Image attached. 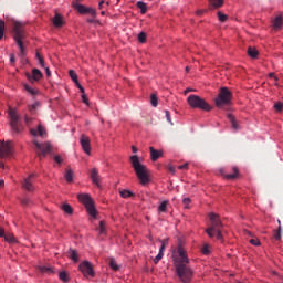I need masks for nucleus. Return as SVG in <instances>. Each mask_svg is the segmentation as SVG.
Returning <instances> with one entry per match:
<instances>
[{"mask_svg":"<svg viewBox=\"0 0 283 283\" xmlns=\"http://www.w3.org/2000/svg\"><path fill=\"white\" fill-rule=\"evenodd\" d=\"M172 260L176 273L182 283H190L193 277V270L189 266V256L182 245H178L177 251L172 253Z\"/></svg>","mask_w":283,"mask_h":283,"instance_id":"obj_1","label":"nucleus"},{"mask_svg":"<svg viewBox=\"0 0 283 283\" xmlns=\"http://www.w3.org/2000/svg\"><path fill=\"white\" fill-rule=\"evenodd\" d=\"M209 220L210 226L206 229L207 235H209V238H216L217 240L222 242V240H224V237L222 235V229L224 226L222 224V221H220V217L211 212L209 214Z\"/></svg>","mask_w":283,"mask_h":283,"instance_id":"obj_2","label":"nucleus"},{"mask_svg":"<svg viewBox=\"0 0 283 283\" xmlns=\"http://www.w3.org/2000/svg\"><path fill=\"white\" fill-rule=\"evenodd\" d=\"M130 163L140 185H147L149 182V169H147V166L140 164L137 155L130 156Z\"/></svg>","mask_w":283,"mask_h":283,"instance_id":"obj_3","label":"nucleus"},{"mask_svg":"<svg viewBox=\"0 0 283 283\" xmlns=\"http://www.w3.org/2000/svg\"><path fill=\"white\" fill-rule=\"evenodd\" d=\"M23 23L18 21L13 22V39L20 50V59H23V56H25V44L23 42L25 40V30H23Z\"/></svg>","mask_w":283,"mask_h":283,"instance_id":"obj_4","label":"nucleus"},{"mask_svg":"<svg viewBox=\"0 0 283 283\" xmlns=\"http://www.w3.org/2000/svg\"><path fill=\"white\" fill-rule=\"evenodd\" d=\"M9 125L11 127L12 135L18 136V134H21V132H23V122H21V117L13 108H9Z\"/></svg>","mask_w":283,"mask_h":283,"instance_id":"obj_5","label":"nucleus"},{"mask_svg":"<svg viewBox=\"0 0 283 283\" xmlns=\"http://www.w3.org/2000/svg\"><path fill=\"white\" fill-rule=\"evenodd\" d=\"M233 93H231L228 87H221L214 103L219 109H223L227 105H231Z\"/></svg>","mask_w":283,"mask_h":283,"instance_id":"obj_6","label":"nucleus"},{"mask_svg":"<svg viewBox=\"0 0 283 283\" xmlns=\"http://www.w3.org/2000/svg\"><path fill=\"white\" fill-rule=\"evenodd\" d=\"M187 103L192 107V109H202L203 112H211L212 109L211 105L198 95H189Z\"/></svg>","mask_w":283,"mask_h":283,"instance_id":"obj_7","label":"nucleus"},{"mask_svg":"<svg viewBox=\"0 0 283 283\" xmlns=\"http://www.w3.org/2000/svg\"><path fill=\"white\" fill-rule=\"evenodd\" d=\"M77 198L80 202L84 205L88 216H91V218H96L98 212L96 211V207H94V199H92L88 193H81Z\"/></svg>","mask_w":283,"mask_h":283,"instance_id":"obj_8","label":"nucleus"},{"mask_svg":"<svg viewBox=\"0 0 283 283\" xmlns=\"http://www.w3.org/2000/svg\"><path fill=\"white\" fill-rule=\"evenodd\" d=\"M33 144L35 146V154L40 160L41 158H45V156L52 151V144H50V142L39 143L34 140Z\"/></svg>","mask_w":283,"mask_h":283,"instance_id":"obj_9","label":"nucleus"},{"mask_svg":"<svg viewBox=\"0 0 283 283\" xmlns=\"http://www.w3.org/2000/svg\"><path fill=\"white\" fill-rule=\"evenodd\" d=\"M80 271L83 273L84 277H94V268L90 261H84L80 264Z\"/></svg>","mask_w":283,"mask_h":283,"instance_id":"obj_10","label":"nucleus"},{"mask_svg":"<svg viewBox=\"0 0 283 283\" xmlns=\"http://www.w3.org/2000/svg\"><path fill=\"white\" fill-rule=\"evenodd\" d=\"M25 77L30 83H39L43 78V73L39 69H33L31 73H25Z\"/></svg>","mask_w":283,"mask_h":283,"instance_id":"obj_11","label":"nucleus"},{"mask_svg":"<svg viewBox=\"0 0 283 283\" xmlns=\"http://www.w3.org/2000/svg\"><path fill=\"white\" fill-rule=\"evenodd\" d=\"M7 156H12V142L0 145V158H7Z\"/></svg>","mask_w":283,"mask_h":283,"instance_id":"obj_12","label":"nucleus"},{"mask_svg":"<svg viewBox=\"0 0 283 283\" xmlns=\"http://www.w3.org/2000/svg\"><path fill=\"white\" fill-rule=\"evenodd\" d=\"M34 174H31L24 179L22 187L27 191H34Z\"/></svg>","mask_w":283,"mask_h":283,"instance_id":"obj_13","label":"nucleus"},{"mask_svg":"<svg viewBox=\"0 0 283 283\" xmlns=\"http://www.w3.org/2000/svg\"><path fill=\"white\" fill-rule=\"evenodd\" d=\"M80 143L82 146L83 151H85V154H88L92 151V147L90 145V138L86 135H82L80 138Z\"/></svg>","mask_w":283,"mask_h":283,"instance_id":"obj_14","label":"nucleus"},{"mask_svg":"<svg viewBox=\"0 0 283 283\" xmlns=\"http://www.w3.org/2000/svg\"><path fill=\"white\" fill-rule=\"evenodd\" d=\"M91 180L96 187H101V175L98 174V168L91 169Z\"/></svg>","mask_w":283,"mask_h":283,"instance_id":"obj_15","label":"nucleus"},{"mask_svg":"<svg viewBox=\"0 0 283 283\" xmlns=\"http://www.w3.org/2000/svg\"><path fill=\"white\" fill-rule=\"evenodd\" d=\"M30 134H32V136H41L43 138V136H45L48 133L45 132V128L43 127V125L39 124L38 130L34 128H31Z\"/></svg>","mask_w":283,"mask_h":283,"instance_id":"obj_16","label":"nucleus"},{"mask_svg":"<svg viewBox=\"0 0 283 283\" xmlns=\"http://www.w3.org/2000/svg\"><path fill=\"white\" fill-rule=\"evenodd\" d=\"M149 150H150V158H151L153 163H156V160H158V158H161L163 151L156 150L154 147H150Z\"/></svg>","mask_w":283,"mask_h":283,"instance_id":"obj_17","label":"nucleus"},{"mask_svg":"<svg viewBox=\"0 0 283 283\" xmlns=\"http://www.w3.org/2000/svg\"><path fill=\"white\" fill-rule=\"evenodd\" d=\"M63 17L61 14L56 13L55 17L53 18V25L55 28H63L64 25Z\"/></svg>","mask_w":283,"mask_h":283,"instance_id":"obj_18","label":"nucleus"},{"mask_svg":"<svg viewBox=\"0 0 283 283\" xmlns=\"http://www.w3.org/2000/svg\"><path fill=\"white\" fill-rule=\"evenodd\" d=\"M39 271L40 273H45L46 275H52V273H54V269L50 265H40Z\"/></svg>","mask_w":283,"mask_h":283,"instance_id":"obj_19","label":"nucleus"},{"mask_svg":"<svg viewBox=\"0 0 283 283\" xmlns=\"http://www.w3.org/2000/svg\"><path fill=\"white\" fill-rule=\"evenodd\" d=\"M67 258H70V260L73 262H78V252L74 249H69Z\"/></svg>","mask_w":283,"mask_h":283,"instance_id":"obj_20","label":"nucleus"},{"mask_svg":"<svg viewBox=\"0 0 283 283\" xmlns=\"http://www.w3.org/2000/svg\"><path fill=\"white\" fill-rule=\"evenodd\" d=\"M282 25H283L282 15H279V17H276V18L273 20V28H274V30H281V29H282Z\"/></svg>","mask_w":283,"mask_h":283,"instance_id":"obj_21","label":"nucleus"},{"mask_svg":"<svg viewBox=\"0 0 283 283\" xmlns=\"http://www.w3.org/2000/svg\"><path fill=\"white\" fill-rule=\"evenodd\" d=\"M228 118L232 125V127L234 128V132H238V129H240V125L238 124V122L235 120V117L233 115H228Z\"/></svg>","mask_w":283,"mask_h":283,"instance_id":"obj_22","label":"nucleus"},{"mask_svg":"<svg viewBox=\"0 0 283 283\" xmlns=\"http://www.w3.org/2000/svg\"><path fill=\"white\" fill-rule=\"evenodd\" d=\"M260 53L258 52V49H255V48H252V46H250L249 49H248V55L251 57V59H258V55H259Z\"/></svg>","mask_w":283,"mask_h":283,"instance_id":"obj_23","label":"nucleus"},{"mask_svg":"<svg viewBox=\"0 0 283 283\" xmlns=\"http://www.w3.org/2000/svg\"><path fill=\"white\" fill-rule=\"evenodd\" d=\"M137 8H139L142 14H147V3L143 2V1H138L136 3Z\"/></svg>","mask_w":283,"mask_h":283,"instance_id":"obj_24","label":"nucleus"},{"mask_svg":"<svg viewBox=\"0 0 283 283\" xmlns=\"http://www.w3.org/2000/svg\"><path fill=\"white\" fill-rule=\"evenodd\" d=\"M62 210L64 211V213H67L69 216H72V213H74L72 206H70L69 203L62 205Z\"/></svg>","mask_w":283,"mask_h":283,"instance_id":"obj_25","label":"nucleus"},{"mask_svg":"<svg viewBox=\"0 0 283 283\" xmlns=\"http://www.w3.org/2000/svg\"><path fill=\"white\" fill-rule=\"evenodd\" d=\"M212 8H222L224 6V0H210Z\"/></svg>","mask_w":283,"mask_h":283,"instance_id":"obj_26","label":"nucleus"},{"mask_svg":"<svg viewBox=\"0 0 283 283\" xmlns=\"http://www.w3.org/2000/svg\"><path fill=\"white\" fill-rule=\"evenodd\" d=\"M65 180L67 182H72L74 180V171H72V169H66Z\"/></svg>","mask_w":283,"mask_h":283,"instance_id":"obj_27","label":"nucleus"},{"mask_svg":"<svg viewBox=\"0 0 283 283\" xmlns=\"http://www.w3.org/2000/svg\"><path fill=\"white\" fill-rule=\"evenodd\" d=\"M119 195L122 198H132L134 197V192H132L130 190L124 189L122 191H119Z\"/></svg>","mask_w":283,"mask_h":283,"instance_id":"obj_28","label":"nucleus"},{"mask_svg":"<svg viewBox=\"0 0 283 283\" xmlns=\"http://www.w3.org/2000/svg\"><path fill=\"white\" fill-rule=\"evenodd\" d=\"M75 10H77L80 14H87V7L83 4H75Z\"/></svg>","mask_w":283,"mask_h":283,"instance_id":"obj_29","label":"nucleus"},{"mask_svg":"<svg viewBox=\"0 0 283 283\" xmlns=\"http://www.w3.org/2000/svg\"><path fill=\"white\" fill-rule=\"evenodd\" d=\"M6 242H10L11 244H14L17 242V239L14 238V234L8 233L3 235Z\"/></svg>","mask_w":283,"mask_h":283,"instance_id":"obj_30","label":"nucleus"},{"mask_svg":"<svg viewBox=\"0 0 283 283\" xmlns=\"http://www.w3.org/2000/svg\"><path fill=\"white\" fill-rule=\"evenodd\" d=\"M59 277L62 282H70V274L65 271L60 272Z\"/></svg>","mask_w":283,"mask_h":283,"instance_id":"obj_31","label":"nucleus"},{"mask_svg":"<svg viewBox=\"0 0 283 283\" xmlns=\"http://www.w3.org/2000/svg\"><path fill=\"white\" fill-rule=\"evenodd\" d=\"M182 205L185 209H191V199L189 197H185L182 199Z\"/></svg>","mask_w":283,"mask_h":283,"instance_id":"obj_32","label":"nucleus"},{"mask_svg":"<svg viewBox=\"0 0 283 283\" xmlns=\"http://www.w3.org/2000/svg\"><path fill=\"white\" fill-rule=\"evenodd\" d=\"M274 240H282V226H280L279 229L274 231Z\"/></svg>","mask_w":283,"mask_h":283,"instance_id":"obj_33","label":"nucleus"},{"mask_svg":"<svg viewBox=\"0 0 283 283\" xmlns=\"http://www.w3.org/2000/svg\"><path fill=\"white\" fill-rule=\"evenodd\" d=\"M69 75L73 82L78 83V75H76V72L74 70L69 71Z\"/></svg>","mask_w":283,"mask_h":283,"instance_id":"obj_34","label":"nucleus"},{"mask_svg":"<svg viewBox=\"0 0 283 283\" xmlns=\"http://www.w3.org/2000/svg\"><path fill=\"white\" fill-rule=\"evenodd\" d=\"M109 266L113 271H118V269H120V266H118V264H116V260H114V259L109 260Z\"/></svg>","mask_w":283,"mask_h":283,"instance_id":"obj_35","label":"nucleus"},{"mask_svg":"<svg viewBox=\"0 0 283 283\" xmlns=\"http://www.w3.org/2000/svg\"><path fill=\"white\" fill-rule=\"evenodd\" d=\"M226 178H228V179H230V180H233L234 178H238V168L234 167V168H233V174H228V175L226 176Z\"/></svg>","mask_w":283,"mask_h":283,"instance_id":"obj_36","label":"nucleus"},{"mask_svg":"<svg viewBox=\"0 0 283 283\" xmlns=\"http://www.w3.org/2000/svg\"><path fill=\"white\" fill-rule=\"evenodd\" d=\"M150 103H151L153 107H158V97L156 96V94H151Z\"/></svg>","mask_w":283,"mask_h":283,"instance_id":"obj_37","label":"nucleus"},{"mask_svg":"<svg viewBox=\"0 0 283 283\" xmlns=\"http://www.w3.org/2000/svg\"><path fill=\"white\" fill-rule=\"evenodd\" d=\"M35 57L38 59L41 67H45V60L41 56V53L36 52Z\"/></svg>","mask_w":283,"mask_h":283,"instance_id":"obj_38","label":"nucleus"},{"mask_svg":"<svg viewBox=\"0 0 283 283\" xmlns=\"http://www.w3.org/2000/svg\"><path fill=\"white\" fill-rule=\"evenodd\" d=\"M138 41H139V43H145L147 41V33L140 32L138 34Z\"/></svg>","mask_w":283,"mask_h":283,"instance_id":"obj_39","label":"nucleus"},{"mask_svg":"<svg viewBox=\"0 0 283 283\" xmlns=\"http://www.w3.org/2000/svg\"><path fill=\"white\" fill-rule=\"evenodd\" d=\"M217 14H218V19H219V21H221V23H224L227 21V19H229L227 17V14L222 13L221 11H219Z\"/></svg>","mask_w":283,"mask_h":283,"instance_id":"obj_40","label":"nucleus"},{"mask_svg":"<svg viewBox=\"0 0 283 283\" xmlns=\"http://www.w3.org/2000/svg\"><path fill=\"white\" fill-rule=\"evenodd\" d=\"M6 30V22L0 20V41L3 39V32Z\"/></svg>","mask_w":283,"mask_h":283,"instance_id":"obj_41","label":"nucleus"},{"mask_svg":"<svg viewBox=\"0 0 283 283\" xmlns=\"http://www.w3.org/2000/svg\"><path fill=\"white\" fill-rule=\"evenodd\" d=\"M99 233H101V235H105V233H106L105 221L99 222Z\"/></svg>","mask_w":283,"mask_h":283,"instance_id":"obj_42","label":"nucleus"},{"mask_svg":"<svg viewBox=\"0 0 283 283\" xmlns=\"http://www.w3.org/2000/svg\"><path fill=\"white\" fill-rule=\"evenodd\" d=\"M24 90L27 92H29V94H32V96H34V94H36V91H34V88H32V86H30V85H24Z\"/></svg>","mask_w":283,"mask_h":283,"instance_id":"obj_43","label":"nucleus"},{"mask_svg":"<svg viewBox=\"0 0 283 283\" xmlns=\"http://www.w3.org/2000/svg\"><path fill=\"white\" fill-rule=\"evenodd\" d=\"M165 255V253H163V252H159L158 254H157V256L154 259V263L155 264H158V262H160V260H163V256Z\"/></svg>","mask_w":283,"mask_h":283,"instance_id":"obj_44","label":"nucleus"},{"mask_svg":"<svg viewBox=\"0 0 283 283\" xmlns=\"http://www.w3.org/2000/svg\"><path fill=\"white\" fill-rule=\"evenodd\" d=\"M274 109H275L276 112H282V109H283V104H282V102L275 103V104H274Z\"/></svg>","mask_w":283,"mask_h":283,"instance_id":"obj_45","label":"nucleus"},{"mask_svg":"<svg viewBox=\"0 0 283 283\" xmlns=\"http://www.w3.org/2000/svg\"><path fill=\"white\" fill-rule=\"evenodd\" d=\"M159 211H161V213H165V211H167V201L160 203Z\"/></svg>","mask_w":283,"mask_h":283,"instance_id":"obj_46","label":"nucleus"},{"mask_svg":"<svg viewBox=\"0 0 283 283\" xmlns=\"http://www.w3.org/2000/svg\"><path fill=\"white\" fill-rule=\"evenodd\" d=\"M201 253H203V255H209V253H211V251H209L208 244L203 245V248L201 249Z\"/></svg>","mask_w":283,"mask_h":283,"instance_id":"obj_47","label":"nucleus"},{"mask_svg":"<svg viewBox=\"0 0 283 283\" xmlns=\"http://www.w3.org/2000/svg\"><path fill=\"white\" fill-rule=\"evenodd\" d=\"M86 14H91V17H96V10L93 8H86Z\"/></svg>","mask_w":283,"mask_h":283,"instance_id":"obj_48","label":"nucleus"},{"mask_svg":"<svg viewBox=\"0 0 283 283\" xmlns=\"http://www.w3.org/2000/svg\"><path fill=\"white\" fill-rule=\"evenodd\" d=\"M36 107H41V104H39V102H35L33 105L29 106V111L32 113L36 109Z\"/></svg>","mask_w":283,"mask_h":283,"instance_id":"obj_49","label":"nucleus"},{"mask_svg":"<svg viewBox=\"0 0 283 283\" xmlns=\"http://www.w3.org/2000/svg\"><path fill=\"white\" fill-rule=\"evenodd\" d=\"M165 114H166V120H168L170 125H174V123L171 122V114H169V111H165Z\"/></svg>","mask_w":283,"mask_h":283,"instance_id":"obj_50","label":"nucleus"},{"mask_svg":"<svg viewBox=\"0 0 283 283\" xmlns=\"http://www.w3.org/2000/svg\"><path fill=\"white\" fill-rule=\"evenodd\" d=\"M250 244H253V247H260V240L258 239H251Z\"/></svg>","mask_w":283,"mask_h":283,"instance_id":"obj_51","label":"nucleus"},{"mask_svg":"<svg viewBox=\"0 0 283 283\" xmlns=\"http://www.w3.org/2000/svg\"><path fill=\"white\" fill-rule=\"evenodd\" d=\"M54 160L55 163H57V165H61V163H63V158L61 157V155H55Z\"/></svg>","mask_w":283,"mask_h":283,"instance_id":"obj_52","label":"nucleus"},{"mask_svg":"<svg viewBox=\"0 0 283 283\" xmlns=\"http://www.w3.org/2000/svg\"><path fill=\"white\" fill-rule=\"evenodd\" d=\"M82 101L85 103V105H90V99L87 98V95L82 94Z\"/></svg>","mask_w":283,"mask_h":283,"instance_id":"obj_53","label":"nucleus"},{"mask_svg":"<svg viewBox=\"0 0 283 283\" xmlns=\"http://www.w3.org/2000/svg\"><path fill=\"white\" fill-rule=\"evenodd\" d=\"M178 169H189V163L178 166Z\"/></svg>","mask_w":283,"mask_h":283,"instance_id":"obj_54","label":"nucleus"},{"mask_svg":"<svg viewBox=\"0 0 283 283\" xmlns=\"http://www.w3.org/2000/svg\"><path fill=\"white\" fill-rule=\"evenodd\" d=\"M46 76H52V72H50V67L44 66Z\"/></svg>","mask_w":283,"mask_h":283,"instance_id":"obj_55","label":"nucleus"},{"mask_svg":"<svg viewBox=\"0 0 283 283\" xmlns=\"http://www.w3.org/2000/svg\"><path fill=\"white\" fill-rule=\"evenodd\" d=\"M269 76L270 78H274V81H279L277 76H275V73H270Z\"/></svg>","mask_w":283,"mask_h":283,"instance_id":"obj_56","label":"nucleus"},{"mask_svg":"<svg viewBox=\"0 0 283 283\" xmlns=\"http://www.w3.org/2000/svg\"><path fill=\"white\" fill-rule=\"evenodd\" d=\"M6 235V230L3 228H0V238H3Z\"/></svg>","mask_w":283,"mask_h":283,"instance_id":"obj_57","label":"nucleus"},{"mask_svg":"<svg viewBox=\"0 0 283 283\" xmlns=\"http://www.w3.org/2000/svg\"><path fill=\"white\" fill-rule=\"evenodd\" d=\"M15 61H17V59L14 57V54H11V55H10V62H11V63H15Z\"/></svg>","mask_w":283,"mask_h":283,"instance_id":"obj_58","label":"nucleus"},{"mask_svg":"<svg viewBox=\"0 0 283 283\" xmlns=\"http://www.w3.org/2000/svg\"><path fill=\"white\" fill-rule=\"evenodd\" d=\"M159 253H165V243H161V247L159 249Z\"/></svg>","mask_w":283,"mask_h":283,"instance_id":"obj_59","label":"nucleus"},{"mask_svg":"<svg viewBox=\"0 0 283 283\" xmlns=\"http://www.w3.org/2000/svg\"><path fill=\"white\" fill-rule=\"evenodd\" d=\"M22 205H30V199H22Z\"/></svg>","mask_w":283,"mask_h":283,"instance_id":"obj_60","label":"nucleus"},{"mask_svg":"<svg viewBox=\"0 0 283 283\" xmlns=\"http://www.w3.org/2000/svg\"><path fill=\"white\" fill-rule=\"evenodd\" d=\"M32 119L30 118V117H28V116H25L24 117V122L27 123V125H30V122H31Z\"/></svg>","mask_w":283,"mask_h":283,"instance_id":"obj_61","label":"nucleus"},{"mask_svg":"<svg viewBox=\"0 0 283 283\" xmlns=\"http://www.w3.org/2000/svg\"><path fill=\"white\" fill-rule=\"evenodd\" d=\"M202 14H205V11H203V10H198V11H197V15H198V17H202Z\"/></svg>","mask_w":283,"mask_h":283,"instance_id":"obj_62","label":"nucleus"},{"mask_svg":"<svg viewBox=\"0 0 283 283\" xmlns=\"http://www.w3.org/2000/svg\"><path fill=\"white\" fill-rule=\"evenodd\" d=\"M169 171L170 174H176V168H174L172 166L169 167Z\"/></svg>","mask_w":283,"mask_h":283,"instance_id":"obj_63","label":"nucleus"},{"mask_svg":"<svg viewBox=\"0 0 283 283\" xmlns=\"http://www.w3.org/2000/svg\"><path fill=\"white\" fill-rule=\"evenodd\" d=\"M132 151L133 154H136L138 151V148H136V146H132Z\"/></svg>","mask_w":283,"mask_h":283,"instance_id":"obj_64","label":"nucleus"}]
</instances>
